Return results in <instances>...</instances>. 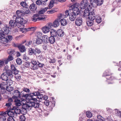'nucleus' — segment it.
<instances>
[{
    "label": "nucleus",
    "instance_id": "58",
    "mask_svg": "<svg viewBox=\"0 0 121 121\" xmlns=\"http://www.w3.org/2000/svg\"><path fill=\"white\" fill-rule=\"evenodd\" d=\"M13 117L12 116L9 117L7 119V121H14V120Z\"/></svg>",
    "mask_w": 121,
    "mask_h": 121
},
{
    "label": "nucleus",
    "instance_id": "24",
    "mask_svg": "<svg viewBox=\"0 0 121 121\" xmlns=\"http://www.w3.org/2000/svg\"><path fill=\"white\" fill-rule=\"evenodd\" d=\"M35 55L36 56L37 54H39L41 53L42 51L38 47L35 48H34Z\"/></svg>",
    "mask_w": 121,
    "mask_h": 121
},
{
    "label": "nucleus",
    "instance_id": "18",
    "mask_svg": "<svg viewBox=\"0 0 121 121\" xmlns=\"http://www.w3.org/2000/svg\"><path fill=\"white\" fill-rule=\"evenodd\" d=\"M82 23V18L80 17H77L75 20V23L78 26H81Z\"/></svg>",
    "mask_w": 121,
    "mask_h": 121
},
{
    "label": "nucleus",
    "instance_id": "39",
    "mask_svg": "<svg viewBox=\"0 0 121 121\" xmlns=\"http://www.w3.org/2000/svg\"><path fill=\"white\" fill-rule=\"evenodd\" d=\"M21 5L23 7V9L28 7V5L25 2L22 1L21 2Z\"/></svg>",
    "mask_w": 121,
    "mask_h": 121
},
{
    "label": "nucleus",
    "instance_id": "43",
    "mask_svg": "<svg viewBox=\"0 0 121 121\" xmlns=\"http://www.w3.org/2000/svg\"><path fill=\"white\" fill-rule=\"evenodd\" d=\"M47 18V16L46 15L43 14L42 15H40L39 16V20L42 21L44 20V19Z\"/></svg>",
    "mask_w": 121,
    "mask_h": 121
},
{
    "label": "nucleus",
    "instance_id": "9",
    "mask_svg": "<svg viewBox=\"0 0 121 121\" xmlns=\"http://www.w3.org/2000/svg\"><path fill=\"white\" fill-rule=\"evenodd\" d=\"M15 108V107H13V108L8 109V115L9 117L12 116L14 118H16V114L15 112L14 109Z\"/></svg>",
    "mask_w": 121,
    "mask_h": 121
},
{
    "label": "nucleus",
    "instance_id": "30",
    "mask_svg": "<svg viewBox=\"0 0 121 121\" xmlns=\"http://www.w3.org/2000/svg\"><path fill=\"white\" fill-rule=\"evenodd\" d=\"M34 48H30L28 49V54L30 55H35Z\"/></svg>",
    "mask_w": 121,
    "mask_h": 121
},
{
    "label": "nucleus",
    "instance_id": "46",
    "mask_svg": "<svg viewBox=\"0 0 121 121\" xmlns=\"http://www.w3.org/2000/svg\"><path fill=\"white\" fill-rule=\"evenodd\" d=\"M86 115L87 117L89 118H90L92 116V114L90 112L87 111L86 112Z\"/></svg>",
    "mask_w": 121,
    "mask_h": 121
},
{
    "label": "nucleus",
    "instance_id": "61",
    "mask_svg": "<svg viewBox=\"0 0 121 121\" xmlns=\"http://www.w3.org/2000/svg\"><path fill=\"white\" fill-rule=\"evenodd\" d=\"M48 9V7L45 8L43 9L42 8L41 10H42V12L44 13L45 12H46L47 11Z\"/></svg>",
    "mask_w": 121,
    "mask_h": 121
},
{
    "label": "nucleus",
    "instance_id": "44",
    "mask_svg": "<svg viewBox=\"0 0 121 121\" xmlns=\"http://www.w3.org/2000/svg\"><path fill=\"white\" fill-rule=\"evenodd\" d=\"M19 118L20 121H25L26 119L25 117L24 114L20 116Z\"/></svg>",
    "mask_w": 121,
    "mask_h": 121
},
{
    "label": "nucleus",
    "instance_id": "13",
    "mask_svg": "<svg viewBox=\"0 0 121 121\" xmlns=\"http://www.w3.org/2000/svg\"><path fill=\"white\" fill-rule=\"evenodd\" d=\"M80 7L82 9L86 8L88 5V2L87 0H82L80 4Z\"/></svg>",
    "mask_w": 121,
    "mask_h": 121
},
{
    "label": "nucleus",
    "instance_id": "37",
    "mask_svg": "<svg viewBox=\"0 0 121 121\" xmlns=\"http://www.w3.org/2000/svg\"><path fill=\"white\" fill-rule=\"evenodd\" d=\"M55 0H51L50 2L49 5L48 6L49 9H51L54 6V4Z\"/></svg>",
    "mask_w": 121,
    "mask_h": 121
},
{
    "label": "nucleus",
    "instance_id": "57",
    "mask_svg": "<svg viewBox=\"0 0 121 121\" xmlns=\"http://www.w3.org/2000/svg\"><path fill=\"white\" fill-rule=\"evenodd\" d=\"M30 64V65H32V64H33V65H37V62H36L35 60H32L31 61V63Z\"/></svg>",
    "mask_w": 121,
    "mask_h": 121
},
{
    "label": "nucleus",
    "instance_id": "56",
    "mask_svg": "<svg viewBox=\"0 0 121 121\" xmlns=\"http://www.w3.org/2000/svg\"><path fill=\"white\" fill-rule=\"evenodd\" d=\"M7 59H8V60H9V61H10L13 60V58L12 56L11 55H9V56L7 58Z\"/></svg>",
    "mask_w": 121,
    "mask_h": 121
},
{
    "label": "nucleus",
    "instance_id": "25",
    "mask_svg": "<svg viewBox=\"0 0 121 121\" xmlns=\"http://www.w3.org/2000/svg\"><path fill=\"white\" fill-rule=\"evenodd\" d=\"M23 13V11L20 10H17L16 12V14L18 16V17L24 16V14Z\"/></svg>",
    "mask_w": 121,
    "mask_h": 121
},
{
    "label": "nucleus",
    "instance_id": "38",
    "mask_svg": "<svg viewBox=\"0 0 121 121\" xmlns=\"http://www.w3.org/2000/svg\"><path fill=\"white\" fill-rule=\"evenodd\" d=\"M55 102L54 101H49V105L48 107H50L51 108H52L55 105Z\"/></svg>",
    "mask_w": 121,
    "mask_h": 121
},
{
    "label": "nucleus",
    "instance_id": "35",
    "mask_svg": "<svg viewBox=\"0 0 121 121\" xmlns=\"http://www.w3.org/2000/svg\"><path fill=\"white\" fill-rule=\"evenodd\" d=\"M58 10V9L57 8H53L50 11H47V13L48 14L52 13L54 12H57Z\"/></svg>",
    "mask_w": 121,
    "mask_h": 121
},
{
    "label": "nucleus",
    "instance_id": "47",
    "mask_svg": "<svg viewBox=\"0 0 121 121\" xmlns=\"http://www.w3.org/2000/svg\"><path fill=\"white\" fill-rule=\"evenodd\" d=\"M23 9V10H24V9L26 10L25 11H23V13H24V15H25V14H27L29 13L30 12V10L28 7H27V8H24Z\"/></svg>",
    "mask_w": 121,
    "mask_h": 121
},
{
    "label": "nucleus",
    "instance_id": "11",
    "mask_svg": "<svg viewBox=\"0 0 121 121\" xmlns=\"http://www.w3.org/2000/svg\"><path fill=\"white\" fill-rule=\"evenodd\" d=\"M9 26L6 24L4 25V27L1 29L3 33L5 35H8L9 32Z\"/></svg>",
    "mask_w": 121,
    "mask_h": 121
},
{
    "label": "nucleus",
    "instance_id": "10",
    "mask_svg": "<svg viewBox=\"0 0 121 121\" xmlns=\"http://www.w3.org/2000/svg\"><path fill=\"white\" fill-rule=\"evenodd\" d=\"M33 101H30V102L31 103V105H32L33 107L35 108H39L40 104L39 101L38 100H33Z\"/></svg>",
    "mask_w": 121,
    "mask_h": 121
},
{
    "label": "nucleus",
    "instance_id": "52",
    "mask_svg": "<svg viewBox=\"0 0 121 121\" xmlns=\"http://www.w3.org/2000/svg\"><path fill=\"white\" fill-rule=\"evenodd\" d=\"M31 68L33 70H36L38 68V66L37 65H32Z\"/></svg>",
    "mask_w": 121,
    "mask_h": 121
},
{
    "label": "nucleus",
    "instance_id": "50",
    "mask_svg": "<svg viewBox=\"0 0 121 121\" xmlns=\"http://www.w3.org/2000/svg\"><path fill=\"white\" fill-rule=\"evenodd\" d=\"M48 96H47V99H43L45 100V101L44 102V103L45 105H46V106H48L49 105V101L48 100H47L48 98Z\"/></svg>",
    "mask_w": 121,
    "mask_h": 121
},
{
    "label": "nucleus",
    "instance_id": "8",
    "mask_svg": "<svg viewBox=\"0 0 121 121\" xmlns=\"http://www.w3.org/2000/svg\"><path fill=\"white\" fill-rule=\"evenodd\" d=\"M22 90L23 91H21L22 97V99H21V101H24L26 99H27L25 97L23 96V95H25V94H29L25 93V92L27 93L29 92L30 91V90L29 89L25 87H24L22 89Z\"/></svg>",
    "mask_w": 121,
    "mask_h": 121
},
{
    "label": "nucleus",
    "instance_id": "63",
    "mask_svg": "<svg viewBox=\"0 0 121 121\" xmlns=\"http://www.w3.org/2000/svg\"><path fill=\"white\" fill-rule=\"evenodd\" d=\"M49 29L52 28V23H48V26H47Z\"/></svg>",
    "mask_w": 121,
    "mask_h": 121
},
{
    "label": "nucleus",
    "instance_id": "23",
    "mask_svg": "<svg viewBox=\"0 0 121 121\" xmlns=\"http://www.w3.org/2000/svg\"><path fill=\"white\" fill-rule=\"evenodd\" d=\"M49 38L48 36L44 35L42 37V39H43V42L44 43H48Z\"/></svg>",
    "mask_w": 121,
    "mask_h": 121
},
{
    "label": "nucleus",
    "instance_id": "64",
    "mask_svg": "<svg viewBox=\"0 0 121 121\" xmlns=\"http://www.w3.org/2000/svg\"><path fill=\"white\" fill-rule=\"evenodd\" d=\"M20 46V44H18L17 43H14L13 44V46L15 47H17L18 48Z\"/></svg>",
    "mask_w": 121,
    "mask_h": 121
},
{
    "label": "nucleus",
    "instance_id": "31",
    "mask_svg": "<svg viewBox=\"0 0 121 121\" xmlns=\"http://www.w3.org/2000/svg\"><path fill=\"white\" fill-rule=\"evenodd\" d=\"M18 49L20 51L22 52H25L26 50V48L25 46L21 44H20V46Z\"/></svg>",
    "mask_w": 121,
    "mask_h": 121
},
{
    "label": "nucleus",
    "instance_id": "48",
    "mask_svg": "<svg viewBox=\"0 0 121 121\" xmlns=\"http://www.w3.org/2000/svg\"><path fill=\"white\" fill-rule=\"evenodd\" d=\"M6 90L9 92H10L13 90V87H10V86H7L6 87Z\"/></svg>",
    "mask_w": 121,
    "mask_h": 121
},
{
    "label": "nucleus",
    "instance_id": "53",
    "mask_svg": "<svg viewBox=\"0 0 121 121\" xmlns=\"http://www.w3.org/2000/svg\"><path fill=\"white\" fill-rule=\"evenodd\" d=\"M21 104L20 105V106H21V108H25L26 109V108H27V104H24L23 103L22 105V104Z\"/></svg>",
    "mask_w": 121,
    "mask_h": 121
},
{
    "label": "nucleus",
    "instance_id": "7",
    "mask_svg": "<svg viewBox=\"0 0 121 121\" xmlns=\"http://www.w3.org/2000/svg\"><path fill=\"white\" fill-rule=\"evenodd\" d=\"M112 74L108 70H106L104 73L103 76L105 77L107 80H112L113 79L114 77L111 76Z\"/></svg>",
    "mask_w": 121,
    "mask_h": 121
},
{
    "label": "nucleus",
    "instance_id": "19",
    "mask_svg": "<svg viewBox=\"0 0 121 121\" xmlns=\"http://www.w3.org/2000/svg\"><path fill=\"white\" fill-rule=\"evenodd\" d=\"M11 69L12 70L13 73L14 74H17L19 72V70L17 69L13 65H11Z\"/></svg>",
    "mask_w": 121,
    "mask_h": 121
},
{
    "label": "nucleus",
    "instance_id": "14",
    "mask_svg": "<svg viewBox=\"0 0 121 121\" xmlns=\"http://www.w3.org/2000/svg\"><path fill=\"white\" fill-rule=\"evenodd\" d=\"M13 39V37L11 35H8L5 37L3 41L1 42L4 44H5L10 42Z\"/></svg>",
    "mask_w": 121,
    "mask_h": 121
},
{
    "label": "nucleus",
    "instance_id": "4",
    "mask_svg": "<svg viewBox=\"0 0 121 121\" xmlns=\"http://www.w3.org/2000/svg\"><path fill=\"white\" fill-rule=\"evenodd\" d=\"M104 0H90L91 5L93 7L101 5L103 3Z\"/></svg>",
    "mask_w": 121,
    "mask_h": 121
},
{
    "label": "nucleus",
    "instance_id": "28",
    "mask_svg": "<svg viewBox=\"0 0 121 121\" xmlns=\"http://www.w3.org/2000/svg\"><path fill=\"white\" fill-rule=\"evenodd\" d=\"M60 22L61 25L62 26H65L67 24V21L65 19H62L61 20L60 19Z\"/></svg>",
    "mask_w": 121,
    "mask_h": 121
},
{
    "label": "nucleus",
    "instance_id": "34",
    "mask_svg": "<svg viewBox=\"0 0 121 121\" xmlns=\"http://www.w3.org/2000/svg\"><path fill=\"white\" fill-rule=\"evenodd\" d=\"M30 65L29 63H27L26 62H24L23 64L21 66V69H25L26 68H27Z\"/></svg>",
    "mask_w": 121,
    "mask_h": 121
},
{
    "label": "nucleus",
    "instance_id": "16",
    "mask_svg": "<svg viewBox=\"0 0 121 121\" xmlns=\"http://www.w3.org/2000/svg\"><path fill=\"white\" fill-rule=\"evenodd\" d=\"M60 17H58V18L56 19L52 23L53 27H56L59 26Z\"/></svg>",
    "mask_w": 121,
    "mask_h": 121
},
{
    "label": "nucleus",
    "instance_id": "20",
    "mask_svg": "<svg viewBox=\"0 0 121 121\" xmlns=\"http://www.w3.org/2000/svg\"><path fill=\"white\" fill-rule=\"evenodd\" d=\"M40 15L37 14H34L32 18V21L34 22H36L39 20V16Z\"/></svg>",
    "mask_w": 121,
    "mask_h": 121
},
{
    "label": "nucleus",
    "instance_id": "27",
    "mask_svg": "<svg viewBox=\"0 0 121 121\" xmlns=\"http://www.w3.org/2000/svg\"><path fill=\"white\" fill-rule=\"evenodd\" d=\"M49 43L52 44L54 43L55 41V37L52 36H50L49 38Z\"/></svg>",
    "mask_w": 121,
    "mask_h": 121
},
{
    "label": "nucleus",
    "instance_id": "6",
    "mask_svg": "<svg viewBox=\"0 0 121 121\" xmlns=\"http://www.w3.org/2000/svg\"><path fill=\"white\" fill-rule=\"evenodd\" d=\"M95 18V14H91L90 16L88 18L86 21V23L88 26H92L93 24V21Z\"/></svg>",
    "mask_w": 121,
    "mask_h": 121
},
{
    "label": "nucleus",
    "instance_id": "45",
    "mask_svg": "<svg viewBox=\"0 0 121 121\" xmlns=\"http://www.w3.org/2000/svg\"><path fill=\"white\" fill-rule=\"evenodd\" d=\"M95 19L96 22L98 24L100 23L101 22V18L99 17L97 18L95 17Z\"/></svg>",
    "mask_w": 121,
    "mask_h": 121
},
{
    "label": "nucleus",
    "instance_id": "51",
    "mask_svg": "<svg viewBox=\"0 0 121 121\" xmlns=\"http://www.w3.org/2000/svg\"><path fill=\"white\" fill-rule=\"evenodd\" d=\"M9 66L8 65H6L5 66L4 65V68L3 69H2V71H4L6 72L7 70H8L9 69Z\"/></svg>",
    "mask_w": 121,
    "mask_h": 121
},
{
    "label": "nucleus",
    "instance_id": "54",
    "mask_svg": "<svg viewBox=\"0 0 121 121\" xmlns=\"http://www.w3.org/2000/svg\"><path fill=\"white\" fill-rule=\"evenodd\" d=\"M12 105V104L11 102H8L5 105L7 107H8V109H9V108L11 109L10 107V106Z\"/></svg>",
    "mask_w": 121,
    "mask_h": 121
},
{
    "label": "nucleus",
    "instance_id": "41",
    "mask_svg": "<svg viewBox=\"0 0 121 121\" xmlns=\"http://www.w3.org/2000/svg\"><path fill=\"white\" fill-rule=\"evenodd\" d=\"M4 62L2 60H0V71H2V69L4 68Z\"/></svg>",
    "mask_w": 121,
    "mask_h": 121
},
{
    "label": "nucleus",
    "instance_id": "22",
    "mask_svg": "<svg viewBox=\"0 0 121 121\" xmlns=\"http://www.w3.org/2000/svg\"><path fill=\"white\" fill-rule=\"evenodd\" d=\"M58 35L60 37H62L64 35L65 33L64 31L61 29H59L57 31Z\"/></svg>",
    "mask_w": 121,
    "mask_h": 121
},
{
    "label": "nucleus",
    "instance_id": "15",
    "mask_svg": "<svg viewBox=\"0 0 121 121\" xmlns=\"http://www.w3.org/2000/svg\"><path fill=\"white\" fill-rule=\"evenodd\" d=\"M12 70H10L9 69L7 70L6 72H4L2 74V76H4L6 77H8L9 76H10L11 77H12L13 75H12Z\"/></svg>",
    "mask_w": 121,
    "mask_h": 121
},
{
    "label": "nucleus",
    "instance_id": "2",
    "mask_svg": "<svg viewBox=\"0 0 121 121\" xmlns=\"http://www.w3.org/2000/svg\"><path fill=\"white\" fill-rule=\"evenodd\" d=\"M21 91L20 92L18 90H15L13 92V96L12 97L14 99V102L16 106H19L21 104V103L23 101H21V99H22Z\"/></svg>",
    "mask_w": 121,
    "mask_h": 121
},
{
    "label": "nucleus",
    "instance_id": "59",
    "mask_svg": "<svg viewBox=\"0 0 121 121\" xmlns=\"http://www.w3.org/2000/svg\"><path fill=\"white\" fill-rule=\"evenodd\" d=\"M37 65L38 66V67H43V66L44 65L43 64L41 63L38 61L37 62Z\"/></svg>",
    "mask_w": 121,
    "mask_h": 121
},
{
    "label": "nucleus",
    "instance_id": "1",
    "mask_svg": "<svg viewBox=\"0 0 121 121\" xmlns=\"http://www.w3.org/2000/svg\"><path fill=\"white\" fill-rule=\"evenodd\" d=\"M40 90L39 89L38 91H33L32 93H30L29 94H25L23 95V96L25 97L28 100H37V99H47V96L45 95H43L41 93Z\"/></svg>",
    "mask_w": 121,
    "mask_h": 121
},
{
    "label": "nucleus",
    "instance_id": "62",
    "mask_svg": "<svg viewBox=\"0 0 121 121\" xmlns=\"http://www.w3.org/2000/svg\"><path fill=\"white\" fill-rule=\"evenodd\" d=\"M14 99H13L12 97V98L10 97L8 99V102L11 103V102H14Z\"/></svg>",
    "mask_w": 121,
    "mask_h": 121
},
{
    "label": "nucleus",
    "instance_id": "3",
    "mask_svg": "<svg viewBox=\"0 0 121 121\" xmlns=\"http://www.w3.org/2000/svg\"><path fill=\"white\" fill-rule=\"evenodd\" d=\"M77 3L71 6V7L72 9V12H71L69 15V18L70 21H74L76 18V15H78L80 13V10L78 9V6L77 5Z\"/></svg>",
    "mask_w": 121,
    "mask_h": 121
},
{
    "label": "nucleus",
    "instance_id": "33",
    "mask_svg": "<svg viewBox=\"0 0 121 121\" xmlns=\"http://www.w3.org/2000/svg\"><path fill=\"white\" fill-rule=\"evenodd\" d=\"M5 37V35L1 30L0 31V39L1 41V42L3 41Z\"/></svg>",
    "mask_w": 121,
    "mask_h": 121
},
{
    "label": "nucleus",
    "instance_id": "12",
    "mask_svg": "<svg viewBox=\"0 0 121 121\" xmlns=\"http://www.w3.org/2000/svg\"><path fill=\"white\" fill-rule=\"evenodd\" d=\"M95 14L94 12H91L90 13V12L89 11V9H86L83 13V15L82 17H88V18L91 16V14H93V13Z\"/></svg>",
    "mask_w": 121,
    "mask_h": 121
},
{
    "label": "nucleus",
    "instance_id": "26",
    "mask_svg": "<svg viewBox=\"0 0 121 121\" xmlns=\"http://www.w3.org/2000/svg\"><path fill=\"white\" fill-rule=\"evenodd\" d=\"M40 36L39 37L37 36V38L36 39V43L38 44H41L43 41V39H41L40 38Z\"/></svg>",
    "mask_w": 121,
    "mask_h": 121
},
{
    "label": "nucleus",
    "instance_id": "60",
    "mask_svg": "<svg viewBox=\"0 0 121 121\" xmlns=\"http://www.w3.org/2000/svg\"><path fill=\"white\" fill-rule=\"evenodd\" d=\"M30 105H29L27 104V108H26V109H28L29 110L31 109V108L33 107V106H32V105H31V103L30 104Z\"/></svg>",
    "mask_w": 121,
    "mask_h": 121
},
{
    "label": "nucleus",
    "instance_id": "17",
    "mask_svg": "<svg viewBox=\"0 0 121 121\" xmlns=\"http://www.w3.org/2000/svg\"><path fill=\"white\" fill-rule=\"evenodd\" d=\"M9 26L11 27H16V26H17V27L18 28H19L15 20H10L9 22Z\"/></svg>",
    "mask_w": 121,
    "mask_h": 121
},
{
    "label": "nucleus",
    "instance_id": "32",
    "mask_svg": "<svg viewBox=\"0 0 121 121\" xmlns=\"http://www.w3.org/2000/svg\"><path fill=\"white\" fill-rule=\"evenodd\" d=\"M51 36H53V37L56 38L57 37V31L56 30H52L50 31Z\"/></svg>",
    "mask_w": 121,
    "mask_h": 121
},
{
    "label": "nucleus",
    "instance_id": "5",
    "mask_svg": "<svg viewBox=\"0 0 121 121\" xmlns=\"http://www.w3.org/2000/svg\"><path fill=\"white\" fill-rule=\"evenodd\" d=\"M15 20L18 26L19 27H21L22 26H23L27 22V21L24 19L22 17H16Z\"/></svg>",
    "mask_w": 121,
    "mask_h": 121
},
{
    "label": "nucleus",
    "instance_id": "21",
    "mask_svg": "<svg viewBox=\"0 0 121 121\" xmlns=\"http://www.w3.org/2000/svg\"><path fill=\"white\" fill-rule=\"evenodd\" d=\"M37 7L36 5L34 3L30 4L29 6V8L30 10L33 11H36L37 9Z\"/></svg>",
    "mask_w": 121,
    "mask_h": 121
},
{
    "label": "nucleus",
    "instance_id": "36",
    "mask_svg": "<svg viewBox=\"0 0 121 121\" xmlns=\"http://www.w3.org/2000/svg\"><path fill=\"white\" fill-rule=\"evenodd\" d=\"M42 30L44 33H46L50 31V29L47 27L45 26L42 28Z\"/></svg>",
    "mask_w": 121,
    "mask_h": 121
},
{
    "label": "nucleus",
    "instance_id": "29",
    "mask_svg": "<svg viewBox=\"0 0 121 121\" xmlns=\"http://www.w3.org/2000/svg\"><path fill=\"white\" fill-rule=\"evenodd\" d=\"M17 106V107H15V108L14 109V110L15 113L16 114V116L17 114H19L21 113V107H18Z\"/></svg>",
    "mask_w": 121,
    "mask_h": 121
},
{
    "label": "nucleus",
    "instance_id": "49",
    "mask_svg": "<svg viewBox=\"0 0 121 121\" xmlns=\"http://www.w3.org/2000/svg\"><path fill=\"white\" fill-rule=\"evenodd\" d=\"M21 108V113L23 114H25L27 112V109L25 108Z\"/></svg>",
    "mask_w": 121,
    "mask_h": 121
},
{
    "label": "nucleus",
    "instance_id": "42",
    "mask_svg": "<svg viewBox=\"0 0 121 121\" xmlns=\"http://www.w3.org/2000/svg\"><path fill=\"white\" fill-rule=\"evenodd\" d=\"M16 61L17 64L19 65L22 64V61L21 59L20 58H17L16 60Z\"/></svg>",
    "mask_w": 121,
    "mask_h": 121
},
{
    "label": "nucleus",
    "instance_id": "55",
    "mask_svg": "<svg viewBox=\"0 0 121 121\" xmlns=\"http://www.w3.org/2000/svg\"><path fill=\"white\" fill-rule=\"evenodd\" d=\"M49 62L50 63H53L56 62V60L55 58H54L53 59H50Z\"/></svg>",
    "mask_w": 121,
    "mask_h": 121
},
{
    "label": "nucleus",
    "instance_id": "40",
    "mask_svg": "<svg viewBox=\"0 0 121 121\" xmlns=\"http://www.w3.org/2000/svg\"><path fill=\"white\" fill-rule=\"evenodd\" d=\"M36 4L39 5H44L46 4V3H43L42 1H41L40 0H37L36 1Z\"/></svg>",
    "mask_w": 121,
    "mask_h": 121
}]
</instances>
